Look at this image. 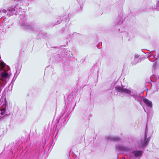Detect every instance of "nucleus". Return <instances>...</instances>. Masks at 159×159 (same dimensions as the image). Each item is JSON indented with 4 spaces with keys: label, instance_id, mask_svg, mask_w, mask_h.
Wrapping results in <instances>:
<instances>
[{
    "label": "nucleus",
    "instance_id": "f257e3e1",
    "mask_svg": "<svg viewBox=\"0 0 159 159\" xmlns=\"http://www.w3.org/2000/svg\"><path fill=\"white\" fill-rule=\"evenodd\" d=\"M1 70L0 71V75L2 77L1 81L2 83L1 84L2 86H4L6 84L7 79H9L11 73L7 71L10 70V68L8 66H6L5 63H3L1 64Z\"/></svg>",
    "mask_w": 159,
    "mask_h": 159
},
{
    "label": "nucleus",
    "instance_id": "f03ea898",
    "mask_svg": "<svg viewBox=\"0 0 159 159\" xmlns=\"http://www.w3.org/2000/svg\"><path fill=\"white\" fill-rule=\"evenodd\" d=\"M74 108L75 106H74V104L72 105L71 104L70 106L69 107H68L67 108L66 112V114L65 116H64V114L65 112V109L63 110L57 119V123H58L60 122V121H61V123L62 126H64L67 122L66 118L74 110Z\"/></svg>",
    "mask_w": 159,
    "mask_h": 159
},
{
    "label": "nucleus",
    "instance_id": "7ed1b4c3",
    "mask_svg": "<svg viewBox=\"0 0 159 159\" xmlns=\"http://www.w3.org/2000/svg\"><path fill=\"white\" fill-rule=\"evenodd\" d=\"M19 18V24L22 26V28L29 30L34 31L35 32L36 28L34 25H30L27 22V17L25 16L24 13L23 14H20Z\"/></svg>",
    "mask_w": 159,
    "mask_h": 159
},
{
    "label": "nucleus",
    "instance_id": "20e7f679",
    "mask_svg": "<svg viewBox=\"0 0 159 159\" xmlns=\"http://www.w3.org/2000/svg\"><path fill=\"white\" fill-rule=\"evenodd\" d=\"M115 89L116 90L119 92L127 94L130 93V95L133 96L134 98H139L141 99L140 94L139 93H137L135 92L131 93V91L130 90L127 89H124L123 87L120 86L116 87Z\"/></svg>",
    "mask_w": 159,
    "mask_h": 159
},
{
    "label": "nucleus",
    "instance_id": "39448f33",
    "mask_svg": "<svg viewBox=\"0 0 159 159\" xmlns=\"http://www.w3.org/2000/svg\"><path fill=\"white\" fill-rule=\"evenodd\" d=\"M22 10L21 7L18 4L16 3L14 6L8 8L7 16L9 17L14 15H16L18 12Z\"/></svg>",
    "mask_w": 159,
    "mask_h": 159
},
{
    "label": "nucleus",
    "instance_id": "423d86ee",
    "mask_svg": "<svg viewBox=\"0 0 159 159\" xmlns=\"http://www.w3.org/2000/svg\"><path fill=\"white\" fill-rule=\"evenodd\" d=\"M152 79L151 81L152 82L151 83L152 86L156 85V89L157 91H159V77H157L156 75H152L151 77Z\"/></svg>",
    "mask_w": 159,
    "mask_h": 159
},
{
    "label": "nucleus",
    "instance_id": "0eeeda50",
    "mask_svg": "<svg viewBox=\"0 0 159 159\" xmlns=\"http://www.w3.org/2000/svg\"><path fill=\"white\" fill-rule=\"evenodd\" d=\"M116 150L119 152H130L131 149L130 148L128 147L119 146H116Z\"/></svg>",
    "mask_w": 159,
    "mask_h": 159
},
{
    "label": "nucleus",
    "instance_id": "6e6552de",
    "mask_svg": "<svg viewBox=\"0 0 159 159\" xmlns=\"http://www.w3.org/2000/svg\"><path fill=\"white\" fill-rule=\"evenodd\" d=\"M105 139L107 141H119L121 140L119 137L116 136H108L105 137Z\"/></svg>",
    "mask_w": 159,
    "mask_h": 159
},
{
    "label": "nucleus",
    "instance_id": "1a4fd4ad",
    "mask_svg": "<svg viewBox=\"0 0 159 159\" xmlns=\"http://www.w3.org/2000/svg\"><path fill=\"white\" fill-rule=\"evenodd\" d=\"M21 66L20 65H18L16 67V73L11 83L10 84V85H11V87H12L13 85V81H14L16 79V77H17V76L20 73L21 70Z\"/></svg>",
    "mask_w": 159,
    "mask_h": 159
},
{
    "label": "nucleus",
    "instance_id": "9d476101",
    "mask_svg": "<svg viewBox=\"0 0 159 159\" xmlns=\"http://www.w3.org/2000/svg\"><path fill=\"white\" fill-rule=\"evenodd\" d=\"M147 133H148V129H147V127L146 126V130L145 131V134L144 135V142L143 143L142 146L143 147H145L147 144L149 142L150 140V137H148V138H147Z\"/></svg>",
    "mask_w": 159,
    "mask_h": 159
},
{
    "label": "nucleus",
    "instance_id": "9b49d317",
    "mask_svg": "<svg viewBox=\"0 0 159 159\" xmlns=\"http://www.w3.org/2000/svg\"><path fill=\"white\" fill-rule=\"evenodd\" d=\"M143 102L146 104L147 106L150 108H152V102L144 97H143Z\"/></svg>",
    "mask_w": 159,
    "mask_h": 159
},
{
    "label": "nucleus",
    "instance_id": "f8f14e48",
    "mask_svg": "<svg viewBox=\"0 0 159 159\" xmlns=\"http://www.w3.org/2000/svg\"><path fill=\"white\" fill-rule=\"evenodd\" d=\"M133 153L134 156L136 157H138L141 156L143 154V152L142 151L135 150L133 152Z\"/></svg>",
    "mask_w": 159,
    "mask_h": 159
},
{
    "label": "nucleus",
    "instance_id": "ddd939ff",
    "mask_svg": "<svg viewBox=\"0 0 159 159\" xmlns=\"http://www.w3.org/2000/svg\"><path fill=\"white\" fill-rule=\"evenodd\" d=\"M56 121L57 120H56ZM61 121H60L59 123H57V121L56 122L57 124V125L56 127V129L54 133L57 132V134L55 135V136H56L57 133L58 132V131L60 130V129L63 126H62V125L61 124L60 122Z\"/></svg>",
    "mask_w": 159,
    "mask_h": 159
},
{
    "label": "nucleus",
    "instance_id": "4468645a",
    "mask_svg": "<svg viewBox=\"0 0 159 159\" xmlns=\"http://www.w3.org/2000/svg\"><path fill=\"white\" fill-rule=\"evenodd\" d=\"M56 121L57 120H56ZM61 121H60L59 123H57V121L56 122L57 124V125L56 127V129L54 133L57 132V134L55 135V136H56L57 133L58 132V131L60 130V129L63 126H62V125L61 124L60 122Z\"/></svg>",
    "mask_w": 159,
    "mask_h": 159
},
{
    "label": "nucleus",
    "instance_id": "2eb2a0df",
    "mask_svg": "<svg viewBox=\"0 0 159 159\" xmlns=\"http://www.w3.org/2000/svg\"><path fill=\"white\" fill-rule=\"evenodd\" d=\"M56 121L57 120H56ZM61 121H60L59 123H57V121L56 122L57 124V125L56 127V129L54 133L57 132V134L55 135V136H56L57 133L58 132V131L60 130V129L63 126H62V125L61 124L60 122Z\"/></svg>",
    "mask_w": 159,
    "mask_h": 159
},
{
    "label": "nucleus",
    "instance_id": "dca6fc26",
    "mask_svg": "<svg viewBox=\"0 0 159 159\" xmlns=\"http://www.w3.org/2000/svg\"><path fill=\"white\" fill-rule=\"evenodd\" d=\"M0 114L1 115V116H0V119L4 115H8L10 114V113H8L6 112V109L5 108H1L0 110Z\"/></svg>",
    "mask_w": 159,
    "mask_h": 159
},
{
    "label": "nucleus",
    "instance_id": "f3484780",
    "mask_svg": "<svg viewBox=\"0 0 159 159\" xmlns=\"http://www.w3.org/2000/svg\"><path fill=\"white\" fill-rule=\"evenodd\" d=\"M157 57L158 56H157L156 55L153 56L150 55L148 56V58L150 61L153 62L157 59Z\"/></svg>",
    "mask_w": 159,
    "mask_h": 159
},
{
    "label": "nucleus",
    "instance_id": "a211bd4d",
    "mask_svg": "<svg viewBox=\"0 0 159 159\" xmlns=\"http://www.w3.org/2000/svg\"><path fill=\"white\" fill-rule=\"evenodd\" d=\"M141 58H138L136 59L134 58V61H132V63L133 65H135L136 64L141 62Z\"/></svg>",
    "mask_w": 159,
    "mask_h": 159
},
{
    "label": "nucleus",
    "instance_id": "6ab92c4d",
    "mask_svg": "<svg viewBox=\"0 0 159 159\" xmlns=\"http://www.w3.org/2000/svg\"><path fill=\"white\" fill-rule=\"evenodd\" d=\"M66 17H68V19H69V18H68V16H67L65 15V16H63L62 18H60V20H58L57 21V24H60L61 22L60 20H61V21L63 20V19H64L65 20H66Z\"/></svg>",
    "mask_w": 159,
    "mask_h": 159
},
{
    "label": "nucleus",
    "instance_id": "aec40b11",
    "mask_svg": "<svg viewBox=\"0 0 159 159\" xmlns=\"http://www.w3.org/2000/svg\"><path fill=\"white\" fill-rule=\"evenodd\" d=\"M153 9L154 10V9L155 10L159 11V1L157 2L156 6H154L153 7Z\"/></svg>",
    "mask_w": 159,
    "mask_h": 159
},
{
    "label": "nucleus",
    "instance_id": "412c9836",
    "mask_svg": "<svg viewBox=\"0 0 159 159\" xmlns=\"http://www.w3.org/2000/svg\"><path fill=\"white\" fill-rule=\"evenodd\" d=\"M116 25L121 24L123 22L122 19V20L120 18H118L116 20Z\"/></svg>",
    "mask_w": 159,
    "mask_h": 159
},
{
    "label": "nucleus",
    "instance_id": "4be33fe9",
    "mask_svg": "<svg viewBox=\"0 0 159 159\" xmlns=\"http://www.w3.org/2000/svg\"><path fill=\"white\" fill-rule=\"evenodd\" d=\"M143 97H141V99L140 98H135V99L136 101H137V102H139V103L140 104H141V106H142V101H141V100H143Z\"/></svg>",
    "mask_w": 159,
    "mask_h": 159
},
{
    "label": "nucleus",
    "instance_id": "5701e85b",
    "mask_svg": "<svg viewBox=\"0 0 159 159\" xmlns=\"http://www.w3.org/2000/svg\"><path fill=\"white\" fill-rule=\"evenodd\" d=\"M134 58L135 59L138 58H141L140 57V55H138L137 54H135L134 55Z\"/></svg>",
    "mask_w": 159,
    "mask_h": 159
},
{
    "label": "nucleus",
    "instance_id": "b1692460",
    "mask_svg": "<svg viewBox=\"0 0 159 159\" xmlns=\"http://www.w3.org/2000/svg\"><path fill=\"white\" fill-rule=\"evenodd\" d=\"M156 52L155 51H152L151 52V55L155 56V55Z\"/></svg>",
    "mask_w": 159,
    "mask_h": 159
},
{
    "label": "nucleus",
    "instance_id": "393cba45",
    "mask_svg": "<svg viewBox=\"0 0 159 159\" xmlns=\"http://www.w3.org/2000/svg\"><path fill=\"white\" fill-rule=\"evenodd\" d=\"M7 11L5 9H3L2 10V12L4 13H6Z\"/></svg>",
    "mask_w": 159,
    "mask_h": 159
},
{
    "label": "nucleus",
    "instance_id": "a878e982",
    "mask_svg": "<svg viewBox=\"0 0 159 159\" xmlns=\"http://www.w3.org/2000/svg\"><path fill=\"white\" fill-rule=\"evenodd\" d=\"M128 159H134L130 155H129V157H128Z\"/></svg>",
    "mask_w": 159,
    "mask_h": 159
},
{
    "label": "nucleus",
    "instance_id": "bb28decb",
    "mask_svg": "<svg viewBox=\"0 0 159 159\" xmlns=\"http://www.w3.org/2000/svg\"><path fill=\"white\" fill-rule=\"evenodd\" d=\"M144 111L148 114V112L144 108Z\"/></svg>",
    "mask_w": 159,
    "mask_h": 159
},
{
    "label": "nucleus",
    "instance_id": "cd10ccee",
    "mask_svg": "<svg viewBox=\"0 0 159 159\" xmlns=\"http://www.w3.org/2000/svg\"><path fill=\"white\" fill-rule=\"evenodd\" d=\"M2 90V89H1V87H0V93H1V92Z\"/></svg>",
    "mask_w": 159,
    "mask_h": 159
},
{
    "label": "nucleus",
    "instance_id": "c85d7f7f",
    "mask_svg": "<svg viewBox=\"0 0 159 159\" xmlns=\"http://www.w3.org/2000/svg\"><path fill=\"white\" fill-rule=\"evenodd\" d=\"M76 34V33H75V32H74V33L73 34V35H74V34Z\"/></svg>",
    "mask_w": 159,
    "mask_h": 159
},
{
    "label": "nucleus",
    "instance_id": "c756f323",
    "mask_svg": "<svg viewBox=\"0 0 159 159\" xmlns=\"http://www.w3.org/2000/svg\"><path fill=\"white\" fill-rule=\"evenodd\" d=\"M83 0H80V3H81V2H82V1Z\"/></svg>",
    "mask_w": 159,
    "mask_h": 159
},
{
    "label": "nucleus",
    "instance_id": "7c9ffc66",
    "mask_svg": "<svg viewBox=\"0 0 159 159\" xmlns=\"http://www.w3.org/2000/svg\"><path fill=\"white\" fill-rule=\"evenodd\" d=\"M122 158H123V159H125V157H122Z\"/></svg>",
    "mask_w": 159,
    "mask_h": 159
},
{
    "label": "nucleus",
    "instance_id": "2f4dec72",
    "mask_svg": "<svg viewBox=\"0 0 159 159\" xmlns=\"http://www.w3.org/2000/svg\"><path fill=\"white\" fill-rule=\"evenodd\" d=\"M155 63H153V66L154 65H155Z\"/></svg>",
    "mask_w": 159,
    "mask_h": 159
},
{
    "label": "nucleus",
    "instance_id": "473e14b6",
    "mask_svg": "<svg viewBox=\"0 0 159 159\" xmlns=\"http://www.w3.org/2000/svg\"><path fill=\"white\" fill-rule=\"evenodd\" d=\"M70 37H69L70 38Z\"/></svg>",
    "mask_w": 159,
    "mask_h": 159
}]
</instances>
